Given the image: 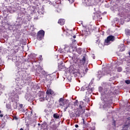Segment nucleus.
Segmentation results:
<instances>
[{
    "instance_id": "39448f33",
    "label": "nucleus",
    "mask_w": 130,
    "mask_h": 130,
    "mask_svg": "<svg viewBox=\"0 0 130 130\" xmlns=\"http://www.w3.org/2000/svg\"><path fill=\"white\" fill-rule=\"evenodd\" d=\"M46 93L47 95H52V94H53V91L51 90L50 89H48Z\"/></svg>"
},
{
    "instance_id": "5701e85b",
    "label": "nucleus",
    "mask_w": 130,
    "mask_h": 130,
    "mask_svg": "<svg viewBox=\"0 0 130 130\" xmlns=\"http://www.w3.org/2000/svg\"><path fill=\"white\" fill-rule=\"evenodd\" d=\"M75 127H79V125H75Z\"/></svg>"
},
{
    "instance_id": "a211bd4d",
    "label": "nucleus",
    "mask_w": 130,
    "mask_h": 130,
    "mask_svg": "<svg viewBox=\"0 0 130 130\" xmlns=\"http://www.w3.org/2000/svg\"><path fill=\"white\" fill-rule=\"evenodd\" d=\"M125 83L126 84H130V80H126Z\"/></svg>"
},
{
    "instance_id": "7c9ffc66",
    "label": "nucleus",
    "mask_w": 130,
    "mask_h": 130,
    "mask_svg": "<svg viewBox=\"0 0 130 130\" xmlns=\"http://www.w3.org/2000/svg\"><path fill=\"white\" fill-rule=\"evenodd\" d=\"M38 125H40V123H39V124H38Z\"/></svg>"
},
{
    "instance_id": "dca6fc26",
    "label": "nucleus",
    "mask_w": 130,
    "mask_h": 130,
    "mask_svg": "<svg viewBox=\"0 0 130 130\" xmlns=\"http://www.w3.org/2000/svg\"><path fill=\"white\" fill-rule=\"evenodd\" d=\"M40 101H41V102L44 101V98H40Z\"/></svg>"
},
{
    "instance_id": "72a5a7b5",
    "label": "nucleus",
    "mask_w": 130,
    "mask_h": 130,
    "mask_svg": "<svg viewBox=\"0 0 130 130\" xmlns=\"http://www.w3.org/2000/svg\"><path fill=\"white\" fill-rule=\"evenodd\" d=\"M77 89H79V87H77Z\"/></svg>"
},
{
    "instance_id": "4be33fe9",
    "label": "nucleus",
    "mask_w": 130,
    "mask_h": 130,
    "mask_svg": "<svg viewBox=\"0 0 130 130\" xmlns=\"http://www.w3.org/2000/svg\"><path fill=\"white\" fill-rule=\"evenodd\" d=\"M67 109H68V106H67V107H66V108L64 109V111H66V110H67Z\"/></svg>"
},
{
    "instance_id": "c85d7f7f",
    "label": "nucleus",
    "mask_w": 130,
    "mask_h": 130,
    "mask_svg": "<svg viewBox=\"0 0 130 130\" xmlns=\"http://www.w3.org/2000/svg\"><path fill=\"white\" fill-rule=\"evenodd\" d=\"M20 130H23V128H21L20 129Z\"/></svg>"
},
{
    "instance_id": "f704fd0d",
    "label": "nucleus",
    "mask_w": 130,
    "mask_h": 130,
    "mask_svg": "<svg viewBox=\"0 0 130 130\" xmlns=\"http://www.w3.org/2000/svg\"><path fill=\"white\" fill-rule=\"evenodd\" d=\"M77 89H79V87H77Z\"/></svg>"
},
{
    "instance_id": "cd10ccee",
    "label": "nucleus",
    "mask_w": 130,
    "mask_h": 130,
    "mask_svg": "<svg viewBox=\"0 0 130 130\" xmlns=\"http://www.w3.org/2000/svg\"><path fill=\"white\" fill-rule=\"evenodd\" d=\"M93 59H95V56H93Z\"/></svg>"
},
{
    "instance_id": "9d476101",
    "label": "nucleus",
    "mask_w": 130,
    "mask_h": 130,
    "mask_svg": "<svg viewBox=\"0 0 130 130\" xmlns=\"http://www.w3.org/2000/svg\"><path fill=\"white\" fill-rule=\"evenodd\" d=\"M86 90H87L88 93H90L93 92V88H89L88 89V87H87Z\"/></svg>"
},
{
    "instance_id": "6ab92c4d",
    "label": "nucleus",
    "mask_w": 130,
    "mask_h": 130,
    "mask_svg": "<svg viewBox=\"0 0 130 130\" xmlns=\"http://www.w3.org/2000/svg\"><path fill=\"white\" fill-rule=\"evenodd\" d=\"M64 101H63V99H62V98H60V99H59V102H63Z\"/></svg>"
},
{
    "instance_id": "423d86ee",
    "label": "nucleus",
    "mask_w": 130,
    "mask_h": 130,
    "mask_svg": "<svg viewBox=\"0 0 130 130\" xmlns=\"http://www.w3.org/2000/svg\"><path fill=\"white\" fill-rule=\"evenodd\" d=\"M39 96H40V98H45V93L43 92H40Z\"/></svg>"
},
{
    "instance_id": "20e7f679",
    "label": "nucleus",
    "mask_w": 130,
    "mask_h": 130,
    "mask_svg": "<svg viewBox=\"0 0 130 130\" xmlns=\"http://www.w3.org/2000/svg\"><path fill=\"white\" fill-rule=\"evenodd\" d=\"M119 49H120V51H124V50L125 49V47H124V45L121 44L119 47Z\"/></svg>"
},
{
    "instance_id": "6e6552de",
    "label": "nucleus",
    "mask_w": 130,
    "mask_h": 130,
    "mask_svg": "<svg viewBox=\"0 0 130 130\" xmlns=\"http://www.w3.org/2000/svg\"><path fill=\"white\" fill-rule=\"evenodd\" d=\"M101 107H103V108H104V109L108 108V105H107V104H104L101 106Z\"/></svg>"
},
{
    "instance_id": "393cba45",
    "label": "nucleus",
    "mask_w": 130,
    "mask_h": 130,
    "mask_svg": "<svg viewBox=\"0 0 130 130\" xmlns=\"http://www.w3.org/2000/svg\"><path fill=\"white\" fill-rule=\"evenodd\" d=\"M14 119L17 120V119H18V118H17V117H15L14 118Z\"/></svg>"
},
{
    "instance_id": "a878e982",
    "label": "nucleus",
    "mask_w": 130,
    "mask_h": 130,
    "mask_svg": "<svg viewBox=\"0 0 130 130\" xmlns=\"http://www.w3.org/2000/svg\"><path fill=\"white\" fill-rule=\"evenodd\" d=\"M73 38H76V36H74Z\"/></svg>"
},
{
    "instance_id": "0eeeda50",
    "label": "nucleus",
    "mask_w": 130,
    "mask_h": 130,
    "mask_svg": "<svg viewBox=\"0 0 130 130\" xmlns=\"http://www.w3.org/2000/svg\"><path fill=\"white\" fill-rule=\"evenodd\" d=\"M64 19H59V21H58V23L60 24V25H64Z\"/></svg>"
},
{
    "instance_id": "f257e3e1",
    "label": "nucleus",
    "mask_w": 130,
    "mask_h": 130,
    "mask_svg": "<svg viewBox=\"0 0 130 130\" xmlns=\"http://www.w3.org/2000/svg\"><path fill=\"white\" fill-rule=\"evenodd\" d=\"M114 41V37L113 36H110L107 38L106 41V45H109L112 41Z\"/></svg>"
},
{
    "instance_id": "c9c22d12",
    "label": "nucleus",
    "mask_w": 130,
    "mask_h": 130,
    "mask_svg": "<svg viewBox=\"0 0 130 130\" xmlns=\"http://www.w3.org/2000/svg\"><path fill=\"white\" fill-rule=\"evenodd\" d=\"M82 113H84V112H82Z\"/></svg>"
},
{
    "instance_id": "2f4dec72",
    "label": "nucleus",
    "mask_w": 130,
    "mask_h": 130,
    "mask_svg": "<svg viewBox=\"0 0 130 130\" xmlns=\"http://www.w3.org/2000/svg\"><path fill=\"white\" fill-rule=\"evenodd\" d=\"M67 102H69V101L67 100Z\"/></svg>"
},
{
    "instance_id": "b1692460",
    "label": "nucleus",
    "mask_w": 130,
    "mask_h": 130,
    "mask_svg": "<svg viewBox=\"0 0 130 130\" xmlns=\"http://www.w3.org/2000/svg\"><path fill=\"white\" fill-rule=\"evenodd\" d=\"M3 116H4V115L3 114L0 115L1 117H3Z\"/></svg>"
},
{
    "instance_id": "bb28decb",
    "label": "nucleus",
    "mask_w": 130,
    "mask_h": 130,
    "mask_svg": "<svg viewBox=\"0 0 130 130\" xmlns=\"http://www.w3.org/2000/svg\"><path fill=\"white\" fill-rule=\"evenodd\" d=\"M83 120V123H85V121L84 120V119H82Z\"/></svg>"
},
{
    "instance_id": "f3484780",
    "label": "nucleus",
    "mask_w": 130,
    "mask_h": 130,
    "mask_svg": "<svg viewBox=\"0 0 130 130\" xmlns=\"http://www.w3.org/2000/svg\"><path fill=\"white\" fill-rule=\"evenodd\" d=\"M69 3H70L71 4H72V3H74V2H75V0H68Z\"/></svg>"
},
{
    "instance_id": "9b49d317",
    "label": "nucleus",
    "mask_w": 130,
    "mask_h": 130,
    "mask_svg": "<svg viewBox=\"0 0 130 130\" xmlns=\"http://www.w3.org/2000/svg\"><path fill=\"white\" fill-rule=\"evenodd\" d=\"M103 76V74H102V72L101 71L99 72V75L98 76V78H101Z\"/></svg>"
},
{
    "instance_id": "f03ea898",
    "label": "nucleus",
    "mask_w": 130,
    "mask_h": 130,
    "mask_svg": "<svg viewBox=\"0 0 130 130\" xmlns=\"http://www.w3.org/2000/svg\"><path fill=\"white\" fill-rule=\"evenodd\" d=\"M45 32L43 30H40L38 32L37 39L38 40H42L44 37Z\"/></svg>"
},
{
    "instance_id": "f8f14e48",
    "label": "nucleus",
    "mask_w": 130,
    "mask_h": 130,
    "mask_svg": "<svg viewBox=\"0 0 130 130\" xmlns=\"http://www.w3.org/2000/svg\"><path fill=\"white\" fill-rule=\"evenodd\" d=\"M83 4H84V5L88 6V0H83Z\"/></svg>"
},
{
    "instance_id": "2eb2a0df",
    "label": "nucleus",
    "mask_w": 130,
    "mask_h": 130,
    "mask_svg": "<svg viewBox=\"0 0 130 130\" xmlns=\"http://www.w3.org/2000/svg\"><path fill=\"white\" fill-rule=\"evenodd\" d=\"M59 104L60 105H61V106H63L65 104L64 101L63 102H59Z\"/></svg>"
},
{
    "instance_id": "473e14b6",
    "label": "nucleus",
    "mask_w": 130,
    "mask_h": 130,
    "mask_svg": "<svg viewBox=\"0 0 130 130\" xmlns=\"http://www.w3.org/2000/svg\"><path fill=\"white\" fill-rule=\"evenodd\" d=\"M73 41H74V42H75V41H76V40H73Z\"/></svg>"
},
{
    "instance_id": "c756f323",
    "label": "nucleus",
    "mask_w": 130,
    "mask_h": 130,
    "mask_svg": "<svg viewBox=\"0 0 130 130\" xmlns=\"http://www.w3.org/2000/svg\"><path fill=\"white\" fill-rule=\"evenodd\" d=\"M81 113H82V112H80V113H79V114H81Z\"/></svg>"
},
{
    "instance_id": "7ed1b4c3",
    "label": "nucleus",
    "mask_w": 130,
    "mask_h": 130,
    "mask_svg": "<svg viewBox=\"0 0 130 130\" xmlns=\"http://www.w3.org/2000/svg\"><path fill=\"white\" fill-rule=\"evenodd\" d=\"M83 104L84 103H83V102H80L79 107V109H81V110H83V112H85V108L84 107V106H83Z\"/></svg>"
},
{
    "instance_id": "ddd939ff",
    "label": "nucleus",
    "mask_w": 130,
    "mask_h": 130,
    "mask_svg": "<svg viewBox=\"0 0 130 130\" xmlns=\"http://www.w3.org/2000/svg\"><path fill=\"white\" fill-rule=\"evenodd\" d=\"M122 71V68L121 67H118L117 69V72H119V73H120Z\"/></svg>"
},
{
    "instance_id": "aec40b11",
    "label": "nucleus",
    "mask_w": 130,
    "mask_h": 130,
    "mask_svg": "<svg viewBox=\"0 0 130 130\" xmlns=\"http://www.w3.org/2000/svg\"><path fill=\"white\" fill-rule=\"evenodd\" d=\"M82 61H83V62H85V61H86V60L85 59V58H83Z\"/></svg>"
},
{
    "instance_id": "412c9836",
    "label": "nucleus",
    "mask_w": 130,
    "mask_h": 130,
    "mask_svg": "<svg viewBox=\"0 0 130 130\" xmlns=\"http://www.w3.org/2000/svg\"><path fill=\"white\" fill-rule=\"evenodd\" d=\"M46 100H47L48 102H50V100H49V99L46 98Z\"/></svg>"
},
{
    "instance_id": "1a4fd4ad",
    "label": "nucleus",
    "mask_w": 130,
    "mask_h": 130,
    "mask_svg": "<svg viewBox=\"0 0 130 130\" xmlns=\"http://www.w3.org/2000/svg\"><path fill=\"white\" fill-rule=\"evenodd\" d=\"M53 117L54 118H59V115L57 113L54 114Z\"/></svg>"
},
{
    "instance_id": "4468645a",
    "label": "nucleus",
    "mask_w": 130,
    "mask_h": 130,
    "mask_svg": "<svg viewBox=\"0 0 130 130\" xmlns=\"http://www.w3.org/2000/svg\"><path fill=\"white\" fill-rule=\"evenodd\" d=\"M87 89V87H86L85 86L82 87L81 88V91H85V89Z\"/></svg>"
}]
</instances>
